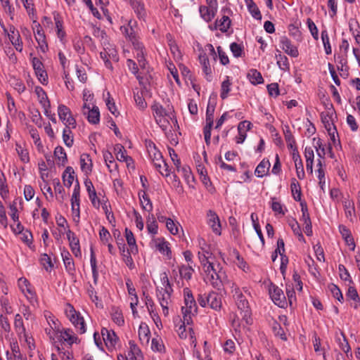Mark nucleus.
Instances as JSON below:
<instances>
[{
  "mask_svg": "<svg viewBox=\"0 0 360 360\" xmlns=\"http://www.w3.org/2000/svg\"><path fill=\"white\" fill-rule=\"evenodd\" d=\"M231 293L242 319L245 321L246 324H251V309L246 296L236 284H233L231 286Z\"/></svg>",
  "mask_w": 360,
  "mask_h": 360,
  "instance_id": "1",
  "label": "nucleus"
},
{
  "mask_svg": "<svg viewBox=\"0 0 360 360\" xmlns=\"http://www.w3.org/2000/svg\"><path fill=\"white\" fill-rule=\"evenodd\" d=\"M184 294L185 306L181 307L183 319L184 320V323L190 325L193 322L191 316L197 314L198 308L191 290L188 288H184Z\"/></svg>",
  "mask_w": 360,
  "mask_h": 360,
  "instance_id": "2",
  "label": "nucleus"
},
{
  "mask_svg": "<svg viewBox=\"0 0 360 360\" xmlns=\"http://www.w3.org/2000/svg\"><path fill=\"white\" fill-rule=\"evenodd\" d=\"M197 300L202 307L209 306L215 311H219L222 306L221 295L214 291L200 294Z\"/></svg>",
  "mask_w": 360,
  "mask_h": 360,
  "instance_id": "3",
  "label": "nucleus"
},
{
  "mask_svg": "<svg viewBox=\"0 0 360 360\" xmlns=\"http://www.w3.org/2000/svg\"><path fill=\"white\" fill-rule=\"evenodd\" d=\"M112 233L117 241V244L120 254L122 256L123 261L130 269H133L135 266L133 259L131 256V252L130 249L129 250L126 248V245L124 244V240L122 238L120 231L118 229H115Z\"/></svg>",
  "mask_w": 360,
  "mask_h": 360,
  "instance_id": "4",
  "label": "nucleus"
},
{
  "mask_svg": "<svg viewBox=\"0 0 360 360\" xmlns=\"http://www.w3.org/2000/svg\"><path fill=\"white\" fill-rule=\"evenodd\" d=\"M148 154L154 164V166L159 171V172L162 176H169V172L168 170V166L163 160L162 153L158 150V148L153 151L148 152Z\"/></svg>",
  "mask_w": 360,
  "mask_h": 360,
  "instance_id": "5",
  "label": "nucleus"
},
{
  "mask_svg": "<svg viewBox=\"0 0 360 360\" xmlns=\"http://www.w3.org/2000/svg\"><path fill=\"white\" fill-rule=\"evenodd\" d=\"M70 310L66 311L70 321L74 325L77 332L83 334L86 332L85 322L84 318L81 316L79 312H77L74 307L69 304Z\"/></svg>",
  "mask_w": 360,
  "mask_h": 360,
  "instance_id": "6",
  "label": "nucleus"
},
{
  "mask_svg": "<svg viewBox=\"0 0 360 360\" xmlns=\"http://www.w3.org/2000/svg\"><path fill=\"white\" fill-rule=\"evenodd\" d=\"M269 295L275 304L278 307L283 308L287 304L284 293L278 286L271 285L269 288Z\"/></svg>",
  "mask_w": 360,
  "mask_h": 360,
  "instance_id": "7",
  "label": "nucleus"
},
{
  "mask_svg": "<svg viewBox=\"0 0 360 360\" xmlns=\"http://www.w3.org/2000/svg\"><path fill=\"white\" fill-rule=\"evenodd\" d=\"M32 63L39 82L44 85L46 84L48 82V75L44 69V65L41 61L38 58L34 57L32 60Z\"/></svg>",
  "mask_w": 360,
  "mask_h": 360,
  "instance_id": "8",
  "label": "nucleus"
},
{
  "mask_svg": "<svg viewBox=\"0 0 360 360\" xmlns=\"http://www.w3.org/2000/svg\"><path fill=\"white\" fill-rule=\"evenodd\" d=\"M101 335L108 349H114L118 341V338L115 333L113 330H110L104 328L101 330Z\"/></svg>",
  "mask_w": 360,
  "mask_h": 360,
  "instance_id": "9",
  "label": "nucleus"
},
{
  "mask_svg": "<svg viewBox=\"0 0 360 360\" xmlns=\"http://www.w3.org/2000/svg\"><path fill=\"white\" fill-rule=\"evenodd\" d=\"M207 224L211 227L212 231L220 236L221 233V224L219 218L217 213L213 210H209L207 213Z\"/></svg>",
  "mask_w": 360,
  "mask_h": 360,
  "instance_id": "10",
  "label": "nucleus"
},
{
  "mask_svg": "<svg viewBox=\"0 0 360 360\" xmlns=\"http://www.w3.org/2000/svg\"><path fill=\"white\" fill-rule=\"evenodd\" d=\"M58 334L59 340L63 342H66L70 347L73 343L79 342V340L74 334V332L70 328H62Z\"/></svg>",
  "mask_w": 360,
  "mask_h": 360,
  "instance_id": "11",
  "label": "nucleus"
},
{
  "mask_svg": "<svg viewBox=\"0 0 360 360\" xmlns=\"http://www.w3.org/2000/svg\"><path fill=\"white\" fill-rule=\"evenodd\" d=\"M66 234L72 253L76 257H81L82 252L78 238L76 236L75 233L70 229L67 231Z\"/></svg>",
  "mask_w": 360,
  "mask_h": 360,
  "instance_id": "12",
  "label": "nucleus"
},
{
  "mask_svg": "<svg viewBox=\"0 0 360 360\" xmlns=\"http://www.w3.org/2000/svg\"><path fill=\"white\" fill-rule=\"evenodd\" d=\"M280 42L282 49L289 56L292 57H297L299 55L298 50L296 46L291 44L290 40L285 36L281 37Z\"/></svg>",
  "mask_w": 360,
  "mask_h": 360,
  "instance_id": "13",
  "label": "nucleus"
},
{
  "mask_svg": "<svg viewBox=\"0 0 360 360\" xmlns=\"http://www.w3.org/2000/svg\"><path fill=\"white\" fill-rule=\"evenodd\" d=\"M292 160L295 165L296 174L299 179H303L305 176L303 163L301 157L297 151V148H295L292 152Z\"/></svg>",
  "mask_w": 360,
  "mask_h": 360,
  "instance_id": "14",
  "label": "nucleus"
},
{
  "mask_svg": "<svg viewBox=\"0 0 360 360\" xmlns=\"http://www.w3.org/2000/svg\"><path fill=\"white\" fill-rule=\"evenodd\" d=\"M252 123L248 120L240 122L238 125V135L236 137L237 143H242L246 138V131L251 129Z\"/></svg>",
  "mask_w": 360,
  "mask_h": 360,
  "instance_id": "15",
  "label": "nucleus"
},
{
  "mask_svg": "<svg viewBox=\"0 0 360 360\" xmlns=\"http://www.w3.org/2000/svg\"><path fill=\"white\" fill-rule=\"evenodd\" d=\"M61 257L66 271L70 274H73L75 271V263L70 253L65 248L61 249Z\"/></svg>",
  "mask_w": 360,
  "mask_h": 360,
  "instance_id": "16",
  "label": "nucleus"
},
{
  "mask_svg": "<svg viewBox=\"0 0 360 360\" xmlns=\"http://www.w3.org/2000/svg\"><path fill=\"white\" fill-rule=\"evenodd\" d=\"M199 62L202 66L203 72L205 74L206 79L208 82L212 80V70L210 65V61L206 53H201L199 56Z\"/></svg>",
  "mask_w": 360,
  "mask_h": 360,
  "instance_id": "17",
  "label": "nucleus"
},
{
  "mask_svg": "<svg viewBox=\"0 0 360 360\" xmlns=\"http://www.w3.org/2000/svg\"><path fill=\"white\" fill-rule=\"evenodd\" d=\"M18 285L21 291L25 294L27 293L30 296L26 295L27 299L30 300V302L34 298V292L30 288V283L25 278H20L18 279Z\"/></svg>",
  "mask_w": 360,
  "mask_h": 360,
  "instance_id": "18",
  "label": "nucleus"
},
{
  "mask_svg": "<svg viewBox=\"0 0 360 360\" xmlns=\"http://www.w3.org/2000/svg\"><path fill=\"white\" fill-rule=\"evenodd\" d=\"M333 111H334V109L332 108L331 109H329V110L326 113H325V112L321 113V121H322L323 124H324V127H325L326 129L327 130V131H331L333 128V126H335V124L333 122V118H332Z\"/></svg>",
  "mask_w": 360,
  "mask_h": 360,
  "instance_id": "19",
  "label": "nucleus"
},
{
  "mask_svg": "<svg viewBox=\"0 0 360 360\" xmlns=\"http://www.w3.org/2000/svg\"><path fill=\"white\" fill-rule=\"evenodd\" d=\"M199 12L202 18L206 22H210L214 18L217 12V8H211L209 6H201L199 8Z\"/></svg>",
  "mask_w": 360,
  "mask_h": 360,
  "instance_id": "20",
  "label": "nucleus"
},
{
  "mask_svg": "<svg viewBox=\"0 0 360 360\" xmlns=\"http://www.w3.org/2000/svg\"><path fill=\"white\" fill-rule=\"evenodd\" d=\"M130 4L139 18H143L146 16V12L143 0H131Z\"/></svg>",
  "mask_w": 360,
  "mask_h": 360,
  "instance_id": "21",
  "label": "nucleus"
},
{
  "mask_svg": "<svg viewBox=\"0 0 360 360\" xmlns=\"http://www.w3.org/2000/svg\"><path fill=\"white\" fill-rule=\"evenodd\" d=\"M53 19L55 21V24H56V27L57 30L58 37L60 39V41H63V39H64V37L65 36V32L63 30V22L62 18H61L60 15L57 12H54L53 13Z\"/></svg>",
  "mask_w": 360,
  "mask_h": 360,
  "instance_id": "22",
  "label": "nucleus"
},
{
  "mask_svg": "<svg viewBox=\"0 0 360 360\" xmlns=\"http://www.w3.org/2000/svg\"><path fill=\"white\" fill-rule=\"evenodd\" d=\"M270 168V162L268 160L263 159L257 166L255 174L258 177L265 176Z\"/></svg>",
  "mask_w": 360,
  "mask_h": 360,
  "instance_id": "23",
  "label": "nucleus"
},
{
  "mask_svg": "<svg viewBox=\"0 0 360 360\" xmlns=\"http://www.w3.org/2000/svg\"><path fill=\"white\" fill-rule=\"evenodd\" d=\"M139 200L141 201L142 208L144 210H146L148 212H150L153 210V204H152V202L150 200L149 197L146 193V192L143 191H139Z\"/></svg>",
  "mask_w": 360,
  "mask_h": 360,
  "instance_id": "24",
  "label": "nucleus"
},
{
  "mask_svg": "<svg viewBox=\"0 0 360 360\" xmlns=\"http://www.w3.org/2000/svg\"><path fill=\"white\" fill-rule=\"evenodd\" d=\"M215 106V103L209 101L206 109V125L205 127H212Z\"/></svg>",
  "mask_w": 360,
  "mask_h": 360,
  "instance_id": "25",
  "label": "nucleus"
},
{
  "mask_svg": "<svg viewBox=\"0 0 360 360\" xmlns=\"http://www.w3.org/2000/svg\"><path fill=\"white\" fill-rule=\"evenodd\" d=\"M125 237L130 248V250L132 254H135L138 252V248L136 243V239L134 238V233L132 231L128 228L125 229Z\"/></svg>",
  "mask_w": 360,
  "mask_h": 360,
  "instance_id": "26",
  "label": "nucleus"
},
{
  "mask_svg": "<svg viewBox=\"0 0 360 360\" xmlns=\"http://www.w3.org/2000/svg\"><path fill=\"white\" fill-rule=\"evenodd\" d=\"M81 169L86 173L91 172L92 170V161L90 155L87 153H83L80 156Z\"/></svg>",
  "mask_w": 360,
  "mask_h": 360,
  "instance_id": "27",
  "label": "nucleus"
},
{
  "mask_svg": "<svg viewBox=\"0 0 360 360\" xmlns=\"http://www.w3.org/2000/svg\"><path fill=\"white\" fill-rule=\"evenodd\" d=\"M206 279L210 283L213 288L218 290H219L222 285L220 276L218 273H217L216 269L209 274V275H207Z\"/></svg>",
  "mask_w": 360,
  "mask_h": 360,
  "instance_id": "28",
  "label": "nucleus"
},
{
  "mask_svg": "<svg viewBox=\"0 0 360 360\" xmlns=\"http://www.w3.org/2000/svg\"><path fill=\"white\" fill-rule=\"evenodd\" d=\"M245 4L248 7V11L251 13L252 16L257 19H262V14L256 4L253 0H245Z\"/></svg>",
  "mask_w": 360,
  "mask_h": 360,
  "instance_id": "29",
  "label": "nucleus"
},
{
  "mask_svg": "<svg viewBox=\"0 0 360 360\" xmlns=\"http://www.w3.org/2000/svg\"><path fill=\"white\" fill-rule=\"evenodd\" d=\"M290 189L293 198L296 201H301V187L299 182L295 178L291 179Z\"/></svg>",
  "mask_w": 360,
  "mask_h": 360,
  "instance_id": "30",
  "label": "nucleus"
},
{
  "mask_svg": "<svg viewBox=\"0 0 360 360\" xmlns=\"http://www.w3.org/2000/svg\"><path fill=\"white\" fill-rule=\"evenodd\" d=\"M111 318L113 322L121 326L124 323V319L122 311L115 307L111 308Z\"/></svg>",
  "mask_w": 360,
  "mask_h": 360,
  "instance_id": "31",
  "label": "nucleus"
},
{
  "mask_svg": "<svg viewBox=\"0 0 360 360\" xmlns=\"http://www.w3.org/2000/svg\"><path fill=\"white\" fill-rule=\"evenodd\" d=\"M75 179V172L72 167H67L63 174V184L66 187L70 188Z\"/></svg>",
  "mask_w": 360,
  "mask_h": 360,
  "instance_id": "32",
  "label": "nucleus"
},
{
  "mask_svg": "<svg viewBox=\"0 0 360 360\" xmlns=\"http://www.w3.org/2000/svg\"><path fill=\"white\" fill-rule=\"evenodd\" d=\"M90 264L92 270V276L94 278V284L97 283L98 278V272L97 270V262L96 255L94 251L93 248L91 247L90 249Z\"/></svg>",
  "mask_w": 360,
  "mask_h": 360,
  "instance_id": "33",
  "label": "nucleus"
},
{
  "mask_svg": "<svg viewBox=\"0 0 360 360\" xmlns=\"http://www.w3.org/2000/svg\"><path fill=\"white\" fill-rule=\"evenodd\" d=\"M248 77L252 84H259L264 82L262 74L256 69H251L248 73Z\"/></svg>",
  "mask_w": 360,
  "mask_h": 360,
  "instance_id": "34",
  "label": "nucleus"
},
{
  "mask_svg": "<svg viewBox=\"0 0 360 360\" xmlns=\"http://www.w3.org/2000/svg\"><path fill=\"white\" fill-rule=\"evenodd\" d=\"M34 91L37 95L39 101L42 106H49L50 101L46 91L39 86L35 87Z\"/></svg>",
  "mask_w": 360,
  "mask_h": 360,
  "instance_id": "35",
  "label": "nucleus"
},
{
  "mask_svg": "<svg viewBox=\"0 0 360 360\" xmlns=\"http://www.w3.org/2000/svg\"><path fill=\"white\" fill-rule=\"evenodd\" d=\"M54 156L58 160V165H64L68 161L67 155L65 150L61 146H57L54 150Z\"/></svg>",
  "mask_w": 360,
  "mask_h": 360,
  "instance_id": "36",
  "label": "nucleus"
},
{
  "mask_svg": "<svg viewBox=\"0 0 360 360\" xmlns=\"http://www.w3.org/2000/svg\"><path fill=\"white\" fill-rule=\"evenodd\" d=\"M87 120L91 124H98L100 121L99 109L96 106H94L91 110L86 112Z\"/></svg>",
  "mask_w": 360,
  "mask_h": 360,
  "instance_id": "37",
  "label": "nucleus"
},
{
  "mask_svg": "<svg viewBox=\"0 0 360 360\" xmlns=\"http://www.w3.org/2000/svg\"><path fill=\"white\" fill-rule=\"evenodd\" d=\"M159 297L160 304L162 307L163 313L165 315L168 314V304L171 300V296L168 294H164L162 291H160V295H158Z\"/></svg>",
  "mask_w": 360,
  "mask_h": 360,
  "instance_id": "38",
  "label": "nucleus"
},
{
  "mask_svg": "<svg viewBox=\"0 0 360 360\" xmlns=\"http://www.w3.org/2000/svg\"><path fill=\"white\" fill-rule=\"evenodd\" d=\"M179 271L181 278L188 281L192 278V274L194 272V269L190 265H181L179 268Z\"/></svg>",
  "mask_w": 360,
  "mask_h": 360,
  "instance_id": "39",
  "label": "nucleus"
},
{
  "mask_svg": "<svg viewBox=\"0 0 360 360\" xmlns=\"http://www.w3.org/2000/svg\"><path fill=\"white\" fill-rule=\"evenodd\" d=\"M139 337L141 342L148 343L150 339V330L146 325L141 324L139 328Z\"/></svg>",
  "mask_w": 360,
  "mask_h": 360,
  "instance_id": "40",
  "label": "nucleus"
},
{
  "mask_svg": "<svg viewBox=\"0 0 360 360\" xmlns=\"http://www.w3.org/2000/svg\"><path fill=\"white\" fill-rule=\"evenodd\" d=\"M231 82L230 81L229 77L226 76L224 81L222 82L221 86V94L220 96L221 99L224 100L228 97V94L231 91Z\"/></svg>",
  "mask_w": 360,
  "mask_h": 360,
  "instance_id": "41",
  "label": "nucleus"
},
{
  "mask_svg": "<svg viewBox=\"0 0 360 360\" xmlns=\"http://www.w3.org/2000/svg\"><path fill=\"white\" fill-rule=\"evenodd\" d=\"M115 153L116 154L117 159L119 161L127 162L128 159L131 160V158L126 155V150L123 146L121 144H116L114 147Z\"/></svg>",
  "mask_w": 360,
  "mask_h": 360,
  "instance_id": "42",
  "label": "nucleus"
},
{
  "mask_svg": "<svg viewBox=\"0 0 360 360\" xmlns=\"http://www.w3.org/2000/svg\"><path fill=\"white\" fill-rule=\"evenodd\" d=\"M25 8L26 9L28 15L30 18L34 20H36L37 18V14H36V10L34 7V4L32 0H21Z\"/></svg>",
  "mask_w": 360,
  "mask_h": 360,
  "instance_id": "43",
  "label": "nucleus"
},
{
  "mask_svg": "<svg viewBox=\"0 0 360 360\" xmlns=\"http://www.w3.org/2000/svg\"><path fill=\"white\" fill-rule=\"evenodd\" d=\"M33 22L36 24L35 28H34V33L37 43L46 41L45 34L40 24L37 22L36 20H34Z\"/></svg>",
  "mask_w": 360,
  "mask_h": 360,
  "instance_id": "44",
  "label": "nucleus"
},
{
  "mask_svg": "<svg viewBox=\"0 0 360 360\" xmlns=\"http://www.w3.org/2000/svg\"><path fill=\"white\" fill-rule=\"evenodd\" d=\"M284 137L288 148H290L293 150L295 148H297L295 146V140L294 136L292 134L289 127L288 126L285 127V129L284 130Z\"/></svg>",
  "mask_w": 360,
  "mask_h": 360,
  "instance_id": "45",
  "label": "nucleus"
},
{
  "mask_svg": "<svg viewBox=\"0 0 360 360\" xmlns=\"http://www.w3.org/2000/svg\"><path fill=\"white\" fill-rule=\"evenodd\" d=\"M314 146L316 148L317 152V155L320 158H324L326 155V149L324 146L323 145L322 140L319 138L313 139Z\"/></svg>",
  "mask_w": 360,
  "mask_h": 360,
  "instance_id": "46",
  "label": "nucleus"
},
{
  "mask_svg": "<svg viewBox=\"0 0 360 360\" xmlns=\"http://www.w3.org/2000/svg\"><path fill=\"white\" fill-rule=\"evenodd\" d=\"M321 39L323 44L325 52L327 55L331 54L332 49L330 44L329 37L326 30L321 31Z\"/></svg>",
  "mask_w": 360,
  "mask_h": 360,
  "instance_id": "47",
  "label": "nucleus"
},
{
  "mask_svg": "<svg viewBox=\"0 0 360 360\" xmlns=\"http://www.w3.org/2000/svg\"><path fill=\"white\" fill-rule=\"evenodd\" d=\"M216 22L219 27V30L222 32H227L231 25V20L226 15H224L220 20H217Z\"/></svg>",
  "mask_w": 360,
  "mask_h": 360,
  "instance_id": "48",
  "label": "nucleus"
},
{
  "mask_svg": "<svg viewBox=\"0 0 360 360\" xmlns=\"http://www.w3.org/2000/svg\"><path fill=\"white\" fill-rule=\"evenodd\" d=\"M93 35L95 37H97V38H99L102 40H104L103 42H102V44L104 46H106L107 44L110 46L109 43H106L107 41V34H106V32L101 30L100 27H93Z\"/></svg>",
  "mask_w": 360,
  "mask_h": 360,
  "instance_id": "49",
  "label": "nucleus"
},
{
  "mask_svg": "<svg viewBox=\"0 0 360 360\" xmlns=\"http://www.w3.org/2000/svg\"><path fill=\"white\" fill-rule=\"evenodd\" d=\"M63 139L65 144L68 147H71L73 144V137L71 129L69 127H65L63 131Z\"/></svg>",
  "mask_w": 360,
  "mask_h": 360,
  "instance_id": "50",
  "label": "nucleus"
},
{
  "mask_svg": "<svg viewBox=\"0 0 360 360\" xmlns=\"http://www.w3.org/2000/svg\"><path fill=\"white\" fill-rule=\"evenodd\" d=\"M14 327L18 333L22 334L25 333V328L23 324V321L22 316L19 314H17L15 316Z\"/></svg>",
  "mask_w": 360,
  "mask_h": 360,
  "instance_id": "51",
  "label": "nucleus"
},
{
  "mask_svg": "<svg viewBox=\"0 0 360 360\" xmlns=\"http://www.w3.org/2000/svg\"><path fill=\"white\" fill-rule=\"evenodd\" d=\"M152 110L155 118L162 116H168L166 110L159 103H154L152 107Z\"/></svg>",
  "mask_w": 360,
  "mask_h": 360,
  "instance_id": "52",
  "label": "nucleus"
},
{
  "mask_svg": "<svg viewBox=\"0 0 360 360\" xmlns=\"http://www.w3.org/2000/svg\"><path fill=\"white\" fill-rule=\"evenodd\" d=\"M58 113L60 120L63 122L66 118L71 115L70 110L65 105L60 104L58 108Z\"/></svg>",
  "mask_w": 360,
  "mask_h": 360,
  "instance_id": "53",
  "label": "nucleus"
},
{
  "mask_svg": "<svg viewBox=\"0 0 360 360\" xmlns=\"http://www.w3.org/2000/svg\"><path fill=\"white\" fill-rule=\"evenodd\" d=\"M333 296L336 298L340 302H342L344 297L340 289L335 284L331 283L328 286Z\"/></svg>",
  "mask_w": 360,
  "mask_h": 360,
  "instance_id": "54",
  "label": "nucleus"
},
{
  "mask_svg": "<svg viewBox=\"0 0 360 360\" xmlns=\"http://www.w3.org/2000/svg\"><path fill=\"white\" fill-rule=\"evenodd\" d=\"M338 271L340 273V277L342 280L353 283V281L351 278L349 271L343 264H339Z\"/></svg>",
  "mask_w": 360,
  "mask_h": 360,
  "instance_id": "55",
  "label": "nucleus"
},
{
  "mask_svg": "<svg viewBox=\"0 0 360 360\" xmlns=\"http://www.w3.org/2000/svg\"><path fill=\"white\" fill-rule=\"evenodd\" d=\"M230 49L233 56L236 58L240 57L242 56L243 53H244L243 46L240 44H237L236 42H233L231 44Z\"/></svg>",
  "mask_w": 360,
  "mask_h": 360,
  "instance_id": "56",
  "label": "nucleus"
},
{
  "mask_svg": "<svg viewBox=\"0 0 360 360\" xmlns=\"http://www.w3.org/2000/svg\"><path fill=\"white\" fill-rule=\"evenodd\" d=\"M105 102L106 105L108 110L110 111V112L115 116H117L119 112H117L115 102L113 101V98L110 97V92H107V98Z\"/></svg>",
  "mask_w": 360,
  "mask_h": 360,
  "instance_id": "57",
  "label": "nucleus"
},
{
  "mask_svg": "<svg viewBox=\"0 0 360 360\" xmlns=\"http://www.w3.org/2000/svg\"><path fill=\"white\" fill-rule=\"evenodd\" d=\"M276 58L277 64L281 70H285L289 68L288 59L285 56L279 54L276 56Z\"/></svg>",
  "mask_w": 360,
  "mask_h": 360,
  "instance_id": "58",
  "label": "nucleus"
},
{
  "mask_svg": "<svg viewBox=\"0 0 360 360\" xmlns=\"http://www.w3.org/2000/svg\"><path fill=\"white\" fill-rule=\"evenodd\" d=\"M147 229L148 232L153 235L158 233V224L153 214L151 215V219L149 217L148 219Z\"/></svg>",
  "mask_w": 360,
  "mask_h": 360,
  "instance_id": "59",
  "label": "nucleus"
},
{
  "mask_svg": "<svg viewBox=\"0 0 360 360\" xmlns=\"http://www.w3.org/2000/svg\"><path fill=\"white\" fill-rule=\"evenodd\" d=\"M346 296L349 300H352L356 302H359L360 297L358 295L357 290L354 286H349L348 288Z\"/></svg>",
  "mask_w": 360,
  "mask_h": 360,
  "instance_id": "60",
  "label": "nucleus"
},
{
  "mask_svg": "<svg viewBox=\"0 0 360 360\" xmlns=\"http://www.w3.org/2000/svg\"><path fill=\"white\" fill-rule=\"evenodd\" d=\"M16 150L20 160L24 162H28L30 160L29 153L26 149H24L21 146L16 144Z\"/></svg>",
  "mask_w": 360,
  "mask_h": 360,
  "instance_id": "61",
  "label": "nucleus"
},
{
  "mask_svg": "<svg viewBox=\"0 0 360 360\" xmlns=\"http://www.w3.org/2000/svg\"><path fill=\"white\" fill-rule=\"evenodd\" d=\"M158 250L162 254L169 257L171 255V250L169 247V243L166 241H161L157 244Z\"/></svg>",
  "mask_w": 360,
  "mask_h": 360,
  "instance_id": "62",
  "label": "nucleus"
},
{
  "mask_svg": "<svg viewBox=\"0 0 360 360\" xmlns=\"http://www.w3.org/2000/svg\"><path fill=\"white\" fill-rule=\"evenodd\" d=\"M41 264L44 266L46 271L53 267V264L51 257L47 254H44L41 257Z\"/></svg>",
  "mask_w": 360,
  "mask_h": 360,
  "instance_id": "63",
  "label": "nucleus"
},
{
  "mask_svg": "<svg viewBox=\"0 0 360 360\" xmlns=\"http://www.w3.org/2000/svg\"><path fill=\"white\" fill-rule=\"evenodd\" d=\"M309 30L315 40L319 39L318 28L315 23L310 19L308 18L307 21Z\"/></svg>",
  "mask_w": 360,
  "mask_h": 360,
  "instance_id": "64",
  "label": "nucleus"
}]
</instances>
